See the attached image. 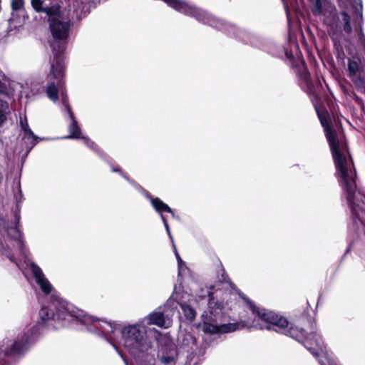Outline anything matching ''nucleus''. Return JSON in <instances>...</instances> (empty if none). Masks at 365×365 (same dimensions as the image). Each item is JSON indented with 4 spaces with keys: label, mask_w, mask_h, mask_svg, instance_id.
Here are the masks:
<instances>
[{
    "label": "nucleus",
    "mask_w": 365,
    "mask_h": 365,
    "mask_svg": "<svg viewBox=\"0 0 365 365\" xmlns=\"http://www.w3.org/2000/svg\"><path fill=\"white\" fill-rule=\"evenodd\" d=\"M29 266L36 283L48 297V302L41 306L38 323L26 326L13 339L4 343L1 351L5 355H24L38 340L43 327L52 330L71 326L86 330L114 347V326L111 321L89 315L69 303L56 293L41 267L33 262Z\"/></svg>",
    "instance_id": "f257e3e1"
},
{
    "label": "nucleus",
    "mask_w": 365,
    "mask_h": 365,
    "mask_svg": "<svg viewBox=\"0 0 365 365\" xmlns=\"http://www.w3.org/2000/svg\"><path fill=\"white\" fill-rule=\"evenodd\" d=\"M253 318L243 317L244 328L273 330L288 336L299 343L314 356H319L322 351V336L317 330L316 319L309 317V310L305 309L301 314L298 324L275 312L257 307L249 298L244 299Z\"/></svg>",
    "instance_id": "f03ea898"
},
{
    "label": "nucleus",
    "mask_w": 365,
    "mask_h": 365,
    "mask_svg": "<svg viewBox=\"0 0 365 365\" xmlns=\"http://www.w3.org/2000/svg\"><path fill=\"white\" fill-rule=\"evenodd\" d=\"M53 36L50 43L53 57L51 58V71L48 75V85L46 92L48 98L56 102L58 98V88L61 86L64 75L63 52L66 46V40L69 34L70 24L62 21L61 18L49 24Z\"/></svg>",
    "instance_id": "7ed1b4c3"
},
{
    "label": "nucleus",
    "mask_w": 365,
    "mask_h": 365,
    "mask_svg": "<svg viewBox=\"0 0 365 365\" xmlns=\"http://www.w3.org/2000/svg\"><path fill=\"white\" fill-rule=\"evenodd\" d=\"M324 132L336 169L335 175L342 190L346 194V201L349 205L356 202V199L360 198L359 192L361 193L358 190L356 194V170L353 159L351 155L348 159L342 153L336 140V133L334 129L331 127H327Z\"/></svg>",
    "instance_id": "20e7f679"
},
{
    "label": "nucleus",
    "mask_w": 365,
    "mask_h": 365,
    "mask_svg": "<svg viewBox=\"0 0 365 365\" xmlns=\"http://www.w3.org/2000/svg\"><path fill=\"white\" fill-rule=\"evenodd\" d=\"M125 346L134 358L141 359L148 356V351L152 348V343L147 336L145 325L135 324L125 327L123 331Z\"/></svg>",
    "instance_id": "39448f33"
},
{
    "label": "nucleus",
    "mask_w": 365,
    "mask_h": 365,
    "mask_svg": "<svg viewBox=\"0 0 365 365\" xmlns=\"http://www.w3.org/2000/svg\"><path fill=\"white\" fill-rule=\"evenodd\" d=\"M169 6L175 10L180 11L185 15L190 16L198 21L210 26H214L215 20L205 11L188 5L186 2L181 0H162Z\"/></svg>",
    "instance_id": "423d86ee"
},
{
    "label": "nucleus",
    "mask_w": 365,
    "mask_h": 365,
    "mask_svg": "<svg viewBox=\"0 0 365 365\" xmlns=\"http://www.w3.org/2000/svg\"><path fill=\"white\" fill-rule=\"evenodd\" d=\"M296 76L299 79L301 88L309 96L317 97L315 86L312 80L311 74L304 59H297L292 65Z\"/></svg>",
    "instance_id": "0eeeda50"
},
{
    "label": "nucleus",
    "mask_w": 365,
    "mask_h": 365,
    "mask_svg": "<svg viewBox=\"0 0 365 365\" xmlns=\"http://www.w3.org/2000/svg\"><path fill=\"white\" fill-rule=\"evenodd\" d=\"M7 235L12 240V244L16 247V248L14 252H6L5 255L11 261L18 265V260H26V254L22 240V233L16 225L7 230Z\"/></svg>",
    "instance_id": "6e6552de"
},
{
    "label": "nucleus",
    "mask_w": 365,
    "mask_h": 365,
    "mask_svg": "<svg viewBox=\"0 0 365 365\" xmlns=\"http://www.w3.org/2000/svg\"><path fill=\"white\" fill-rule=\"evenodd\" d=\"M243 316L240 317V322L218 325L217 324H210L205 322L201 325L202 331L205 334H216L230 333L239 329H244L242 323Z\"/></svg>",
    "instance_id": "1a4fd4ad"
},
{
    "label": "nucleus",
    "mask_w": 365,
    "mask_h": 365,
    "mask_svg": "<svg viewBox=\"0 0 365 365\" xmlns=\"http://www.w3.org/2000/svg\"><path fill=\"white\" fill-rule=\"evenodd\" d=\"M62 111H64L68 115L71 120V124L68 126V130L70 134L67 136L63 137L65 139L71 138H81V128L78 125V122L76 120L73 113L69 106L67 97L62 93L61 98Z\"/></svg>",
    "instance_id": "9d476101"
},
{
    "label": "nucleus",
    "mask_w": 365,
    "mask_h": 365,
    "mask_svg": "<svg viewBox=\"0 0 365 365\" xmlns=\"http://www.w3.org/2000/svg\"><path fill=\"white\" fill-rule=\"evenodd\" d=\"M150 202L154 208V210L160 215L161 220L163 222V225L171 237V234L170 231V227L168 222V220L163 215V212H168L170 213L173 217L175 216V212L172 208H170L166 203H165L163 200H161L159 197H150Z\"/></svg>",
    "instance_id": "9b49d317"
},
{
    "label": "nucleus",
    "mask_w": 365,
    "mask_h": 365,
    "mask_svg": "<svg viewBox=\"0 0 365 365\" xmlns=\"http://www.w3.org/2000/svg\"><path fill=\"white\" fill-rule=\"evenodd\" d=\"M19 143L23 155L27 156L37 143L38 136L33 131L20 133Z\"/></svg>",
    "instance_id": "f8f14e48"
},
{
    "label": "nucleus",
    "mask_w": 365,
    "mask_h": 365,
    "mask_svg": "<svg viewBox=\"0 0 365 365\" xmlns=\"http://www.w3.org/2000/svg\"><path fill=\"white\" fill-rule=\"evenodd\" d=\"M341 21L339 20V16L335 14L333 16V21L337 20L339 23L336 24V30L341 32L342 30L346 34H350L352 32V26L351 25V16L346 11H341Z\"/></svg>",
    "instance_id": "ddd939ff"
},
{
    "label": "nucleus",
    "mask_w": 365,
    "mask_h": 365,
    "mask_svg": "<svg viewBox=\"0 0 365 365\" xmlns=\"http://www.w3.org/2000/svg\"><path fill=\"white\" fill-rule=\"evenodd\" d=\"M6 90V86L0 81V97L5 98L7 96ZM9 113L10 110L8 103L0 98V126L6 120V116Z\"/></svg>",
    "instance_id": "4468645a"
},
{
    "label": "nucleus",
    "mask_w": 365,
    "mask_h": 365,
    "mask_svg": "<svg viewBox=\"0 0 365 365\" xmlns=\"http://www.w3.org/2000/svg\"><path fill=\"white\" fill-rule=\"evenodd\" d=\"M145 320L148 325L155 324L160 327H163L165 323V315L162 312H153Z\"/></svg>",
    "instance_id": "2eb2a0df"
},
{
    "label": "nucleus",
    "mask_w": 365,
    "mask_h": 365,
    "mask_svg": "<svg viewBox=\"0 0 365 365\" xmlns=\"http://www.w3.org/2000/svg\"><path fill=\"white\" fill-rule=\"evenodd\" d=\"M48 16L49 24L53 21L60 19V6L58 4H53L51 6H46L42 11Z\"/></svg>",
    "instance_id": "dca6fc26"
},
{
    "label": "nucleus",
    "mask_w": 365,
    "mask_h": 365,
    "mask_svg": "<svg viewBox=\"0 0 365 365\" xmlns=\"http://www.w3.org/2000/svg\"><path fill=\"white\" fill-rule=\"evenodd\" d=\"M180 307L182 310L185 317L186 319L192 322L196 317V311L190 304L186 302L180 303Z\"/></svg>",
    "instance_id": "f3484780"
},
{
    "label": "nucleus",
    "mask_w": 365,
    "mask_h": 365,
    "mask_svg": "<svg viewBox=\"0 0 365 365\" xmlns=\"http://www.w3.org/2000/svg\"><path fill=\"white\" fill-rule=\"evenodd\" d=\"M310 7L314 16H319L323 13L322 0H309Z\"/></svg>",
    "instance_id": "a211bd4d"
},
{
    "label": "nucleus",
    "mask_w": 365,
    "mask_h": 365,
    "mask_svg": "<svg viewBox=\"0 0 365 365\" xmlns=\"http://www.w3.org/2000/svg\"><path fill=\"white\" fill-rule=\"evenodd\" d=\"M202 323H198L196 325L197 328L201 327V325H204L205 322L210 324H217L215 317L213 315L212 312H205L201 316Z\"/></svg>",
    "instance_id": "6ab92c4d"
},
{
    "label": "nucleus",
    "mask_w": 365,
    "mask_h": 365,
    "mask_svg": "<svg viewBox=\"0 0 365 365\" xmlns=\"http://www.w3.org/2000/svg\"><path fill=\"white\" fill-rule=\"evenodd\" d=\"M359 71V63L351 58L348 59V72L349 76L352 78L355 76Z\"/></svg>",
    "instance_id": "aec40b11"
},
{
    "label": "nucleus",
    "mask_w": 365,
    "mask_h": 365,
    "mask_svg": "<svg viewBox=\"0 0 365 365\" xmlns=\"http://www.w3.org/2000/svg\"><path fill=\"white\" fill-rule=\"evenodd\" d=\"M82 138H83V143L91 150H92L93 151L96 153L100 156L103 155V153L101 152V150H100V148H98V145L96 143H94L93 141L91 140L89 138H88L86 137H83Z\"/></svg>",
    "instance_id": "412c9836"
},
{
    "label": "nucleus",
    "mask_w": 365,
    "mask_h": 365,
    "mask_svg": "<svg viewBox=\"0 0 365 365\" xmlns=\"http://www.w3.org/2000/svg\"><path fill=\"white\" fill-rule=\"evenodd\" d=\"M19 124H20V126L21 128V133L32 131L29 125L28 120H27L26 115H24V117H21V116L20 117Z\"/></svg>",
    "instance_id": "4be33fe9"
},
{
    "label": "nucleus",
    "mask_w": 365,
    "mask_h": 365,
    "mask_svg": "<svg viewBox=\"0 0 365 365\" xmlns=\"http://www.w3.org/2000/svg\"><path fill=\"white\" fill-rule=\"evenodd\" d=\"M31 6L36 12H42L45 6L42 0H31Z\"/></svg>",
    "instance_id": "5701e85b"
},
{
    "label": "nucleus",
    "mask_w": 365,
    "mask_h": 365,
    "mask_svg": "<svg viewBox=\"0 0 365 365\" xmlns=\"http://www.w3.org/2000/svg\"><path fill=\"white\" fill-rule=\"evenodd\" d=\"M44 90L43 87L39 83H34L31 85V91L33 95L41 93Z\"/></svg>",
    "instance_id": "b1692460"
},
{
    "label": "nucleus",
    "mask_w": 365,
    "mask_h": 365,
    "mask_svg": "<svg viewBox=\"0 0 365 365\" xmlns=\"http://www.w3.org/2000/svg\"><path fill=\"white\" fill-rule=\"evenodd\" d=\"M24 0H12L11 7L14 10H19L24 6Z\"/></svg>",
    "instance_id": "393cba45"
},
{
    "label": "nucleus",
    "mask_w": 365,
    "mask_h": 365,
    "mask_svg": "<svg viewBox=\"0 0 365 365\" xmlns=\"http://www.w3.org/2000/svg\"><path fill=\"white\" fill-rule=\"evenodd\" d=\"M317 114H318V117L320 120V123H321L322 125L324 127V130L327 127H331L328 122V120L327 119V118L324 115L321 114L319 111H317Z\"/></svg>",
    "instance_id": "a878e982"
},
{
    "label": "nucleus",
    "mask_w": 365,
    "mask_h": 365,
    "mask_svg": "<svg viewBox=\"0 0 365 365\" xmlns=\"http://www.w3.org/2000/svg\"><path fill=\"white\" fill-rule=\"evenodd\" d=\"M160 360L163 364L168 365L174 361V357L173 356H162Z\"/></svg>",
    "instance_id": "bb28decb"
},
{
    "label": "nucleus",
    "mask_w": 365,
    "mask_h": 365,
    "mask_svg": "<svg viewBox=\"0 0 365 365\" xmlns=\"http://www.w3.org/2000/svg\"><path fill=\"white\" fill-rule=\"evenodd\" d=\"M285 56L287 59L290 61L291 65H292V63L294 61H297V59H296L291 51L285 50Z\"/></svg>",
    "instance_id": "cd10ccee"
},
{
    "label": "nucleus",
    "mask_w": 365,
    "mask_h": 365,
    "mask_svg": "<svg viewBox=\"0 0 365 365\" xmlns=\"http://www.w3.org/2000/svg\"><path fill=\"white\" fill-rule=\"evenodd\" d=\"M174 249H175V257H176V259L178 260V267L180 268L182 267V264H185V262H183V260L182 259V258L180 257L176 247L174 246Z\"/></svg>",
    "instance_id": "c85d7f7f"
},
{
    "label": "nucleus",
    "mask_w": 365,
    "mask_h": 365,
    "mask_svg": "<svg viewBox=\"0 0 365 365\" xmlns=\"http://www.w3.org/2000/svg\"><path fill=\"white\" fill-rule=\"evenodd\" d=\"M354 3L356 4H360L361 5V3H362V0H354Z\"/></svg>",
    "instance_id": "c756f323"
},
{
    "label": "nucleus",
    "mask_w": 365,
    "mask_h": 365,
    "mask_svg": "<svg viewBox=\"0 0 365 365\" xmlns=\"http://www.w3.org/2000/svg\"><path fill=\"white\" fill-rule=\"evenodd\" d=\"M115 173H121V170L117 167H115Z\"/></svg>",
    "instance_id": "7c9ffc66"
},
{
    "label": "nucleus",
    "mask_w": 365,
    "mask_h": 365,
    "mask_svg": "<svg viewBox=\"0 0 365 365\" xmlns=\"http://www.w3.org/2000/svg\"><path fill=\"white\" fill-rule=\"evenodd\" d=\"M16 219L17 221H19V216L17 213H16Z\"/></svg>",
    "instance_id": "2f4dec72"
},
{
    "label": "nucleus",
    "mask_w": 365,
    "mask_h": 365,
    "mask_svg": "<svg viewBox=\"0 0 365 365\" xmlns=\"http://www.w3.org/2000/svg\"><path fill=\"white\" fill-rule=\"evenodd\" d=\"M110 170L112 172H114V165L110 166Z\"/></svg>",
    "instance_id": "473e14b6"
},
{
    "label": "nucleus",
    "mask_w": 365,
    "mask_h": 365,
    "mask_svg": "<svg viewBox=\"0 0 365 365\" xmlns=\"http://www.w3.org/2000/svg\"><path fill=\"white\" fill-rule=\"evenodd\" d=\"M0 365H3L1 361L0 360Z\"/></svg>",
    "instance_id": "72a5a7b5"
}]
</instances>
